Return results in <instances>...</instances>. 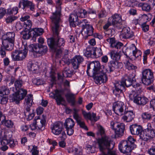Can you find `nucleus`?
I'll use <instances>...</instances> for the list:
<instances>
[{
    "label": "nucleus",
    "mask_w": 155,
    "mask_h": 155,
    "mask_svg": "<svg viewBox=\"0 0 155 155\" xmlns=\"http://www.w3.org/2000/svg\"><path fill=\"white\" fill-rule=\"evenodd\" d=\"M148 153L150 155H155V144H153L148 150Z\"/></svg>",
    "instance_id": "56"
},
{
    "label": "nucleus",
    "mask_w": 155,
    "mask_h": 155,
    "mask_svg": "<svg viewBox=\"0 0 155 155\" xmlns=\"http://www.w3.org/2000/svg\"><path fill=\"white\" fill-rule=\"evenodd\" d=\"M94 48L92 46H88L83 51L84 55L87 57H92L91 56L93 54H92V52Z\"/></svg>",
    "instance_id": "31"
},
{
    "label": "nucleus",
    "mask_w": 155,
    "mask_h": 155,
    "mask_svg": "<svg viewBox=\"0 0 155 155\" xmlns=\"http://www.w3.org/2000/svg\"><path fill=\"white\" fill-rule=\"evenodd\" d=\"M18 11V8L17 7H13L12 9H8L7 13L10 15H15L16 14Z\"/></svg>",
    "instance_id": "49"
},
{
    "label": "nucleus",
    "mask_w": 155,
    "mask_h": 155,
    "mask_svg": "<svg viewBox=\"0 0 155 155\" xmlns=\"http://www.w3.org/2000/svg\"><path fill=\"white\" fill-rule=\"evenodd\" d=\"M141 116L142 119L145 120H150L152 117V114L148 112L143 113Z\"/></svg>",
    "instance_id": "48"
},
{
    "label": "nucleus",
    "mask_w": 155,
    "mask_h": 155,
    "mask_svg": "<svg viewBox=\"0 0 155 155\" xmlns=\"http://www.w3.org/2000/svg\"><path fill=\"white\" fill-rule=\"evenodd\" d=\"M72 151L75 155H82V150L81 149H78L73 147L72 148Z\"/></svg>",
    "instance_id": "54"
},
{
    "label": "nucleus",
    "mask_w": 155,
    "mask_h": 155,
    "mask_svg": "<svg viewBox=\"0 0 155 155\" xmlns=\"http://www.w3.org/2000/svg\"><path fill=\"white\" fill-rule=\"evenodd\" d=\"M84 60L83 57L80 55H76L71 60V63L74 69H77L79 65Z\"/></svg>",
    "instance_id": "20"
},
{
    "label": "nucleus",
    "mask_w": 155,
    "mask_h": 155,
    "mask_svg": "<svg viewBox=\"0 0 155 155\" xmlns=\"http://www.w3.org/2000/svg\"><path fill=\"white\" fill-rule=\"evenodd\" d=\"M56 10L53 15L51 17L52 22H60V16L61 15V0H57L56 2Z\"/></svg>",
    "instance_id": "13"
},
{
    "label": "nucleus",
    "mask_w": 155,
    "mask_h": 155,
    "mask_svg": "<svg viewBox=\"0 0 155 155\" xmlns=\"http://www.w3.org/2000/svg\"><path fill=\"white\" fill-rule=\"evenodd\" d=\"M6 35L7 37L4 39L11 41H14L15 34L14 32H8Z\"/></svg>",
    "instance_id": "46"
},
{
    "label": "nucleus",
    "mask_w": 155,
    "mask_h": 155,
    "mask_svg": "<svg viewBox=\"0 0 155 155\" xmlns=\"http://www.w3.org/2000/svg\"><path fill=\"white\" fill-rule=\"evenodd\" d=\"M28 67L30 71L34 72L37 70V66L35 64L31 63H29L28 65Z\"/></svg>",
    "instance_id": "50"
},
{
    "label": "nucleus",
    "mask_w": 155,
    "mask_h": 155,
    "mask_svg": "<svg viewBox=\"0 0 155 155\" xmlns=\"http://www.w3.org/2000/svg\"><path fill=\"white\" fill-rule=\"evenodd\" d=\"M125 125L123 123H119L115 129V136L117 137H120L124 134Z\"/></svg>",
    "instance_id": "25"
},
{
    "label": "nucleus",
    "mask_w": 155,
    "mask_h": 155,
    "mask_svg": "<svg viewBox=\"0 0 155 155\" xmlns=\"http://www.w3.org/2000/svg\"><path fill=\"white\" fill-rule=\"evenodd\" d=\"M43 32V29L41 28H35L31 30V32L33 33V40L35 41L36 38L42 35Z\"/></svg>",
    "instance_id": "30"
},
{
    "label": "nucleus",
    "mask_w": 155,
    "mask_h": 155,
    "mask_svg": "<svg viewBox=\"0 0 155 155\" xmlns=\"http://www.w3.org/2000/svg\"><path fill=\"white\" fill-rule=\"evenodd\" d=\"M28 50L29 51L34 52L41 55L45 54L48 51L47 46L40 45L38 44H31L28 46Z\"/></svg>",
    "instance_id": "9"
},
{
    "label": "nucleus",
    "mask_w": 155,
    "mask_h": 155,
    "mask_svg": "<svg viewBox=\"0 0 155 155\" xmlns=\"http://www.w3.org/2000/svg\"><path fill=\"white\" fill-rule=\"evenodd\" d=\"M65 89L67 90L68 92L65 95L68 102L70 103L72 106H74L76 103L75 95L71 92L70 89L67 88Z\"/></svg>",
    "instance_id": "22"
},
{
    "label": "nucleus",
    "mask_w": 155,
    "mask_h": 155,
    "mask_svg": "<svg viewBox=\"0 0 155 155\" xmlns=\"http://www.w3.org/2000/svg\"><path fill=\"white\" fill-rule=\"evenodd\" d=\"M130 133L134 135H139L140 137L141 133L143 130L141 126L137 124H132L130 125Z\"/></svg>",
    "instance_id": "19"
},
{
    "label": "nucleus",
    "mask_w": 155,
    "mask_h": 155,
    "mask_svg": "<svg viewBox=\"0 0 155 155\" xmlns=\"http://www.w3.org/2000/svg\"><path fill=\"white\" fill-rule=\"evenodd\" d=\"M32 95L31 94H28L25 99V103L28 106H31L32 105Z\"/></svg>",
    "instance_id": "38"
},
{
    "label": "nucleus",
    "mask_w": 155,
    "mask_h": 155,
    "mask_svg": "<svg viewBox=\"0 0 155 155\" xmlns=\"http://www.w3.org/2000/svg\"><path fill=\"white\" fill-rule=\"evenodd\" d=\"M106 41L110 44V46L112 47L115 42V38H111L107 39Z\"/></svg>",
    "instance_id": "58"
},
{
    "label": "nucleus",
    "mask_w": 155,
    "mask_h": 155,
    "mask_svg": "<svg viewBox=\"0 0 155 155\" xmlns=\"http://www.w3.org/2000/svg\"><path fill=\"white\" fill-rule=\"evenodd\" d=\"M128 93L130 98L131 100H134L135 98L139 96L136 93V91L134 90L129 91L128 92Z\"/></svg>",
    "instance_id": "45"
},
{
    "label": "nucleus",
    "mask_w": 155,
    "mask_h": 155,
    "mask_svg": "<svg viewBox=\"0 0 155 155\" xmlns=\"http://www.w3.org/2000/svg\"><path fill=\"white\" fill-rule=\"evenodd\" d=\"M73 127L65 128L67 134L69 136L72 135L74 133V130L73 129Z\"/></svg>",
    "instance_id": "57"
},
{
    "label": "nucleus",
    "mask_w": 155,
    "mask_h": 155,
    "mask_svg": "<svg viewBox=\"0 0 155 155\" xmlns=\"http://www.w3.org/2000/svg\"><path fill=\"white\" fill-rule=\"evenodd\" d=\"M113 110L116 114L121 115L123 114V113L127 110L126 106L123 102L118 101L113 103Z\"/></svg>",
    "instance_id": "11"
},
{
    "label": "nucleus",
    "mask_w": 155,
    "mask_h": 155,
    "mask_svg": "<svg viewBox=\"0 0 155 155\" xmlns=\"http://www.w3.org/2000/svg\"><path fill=\"white\" fill-rule=\"evenodd\" d=\"M131 60L127 61L125 64L126 68L128 70L134 69L137 68L131 63Z\"/></svg>",
    "instance_id": "51"
},
{
    "label": "nucleus",
    "mask_w": 155,
    "mask_h": 155,
    "mask_svg": "<svg viewBox=\"0 0 155 155\" xmlns=\"http://www.w3.org/2000/svg\"><path fill=\"white\" fill-rule=\"evenodd\" d=\"M136 140L131 136L128 137L127 140H123L118 145L120 151L127 155H130L132 150L136 147L134 144Z\"/></svg>",
    "instance_id": "3"
},
{
    "label": "nucleus",
    "mask_w": 155,
    "mask_h": 155,
    "mask_svg": "<svg viewBox=\"0 0 155 155\" xmlns=\"http://www.w3.org/2000/svg\"><path fill=\"white\" fill-rule=\"evenodd\" d=\"M119 63L114 60L110 61L106 66V70L108 73L113 72L114 70L119 68Z\"/></svg>",
    "instance_id": "21"
},
{
    "label": "nucleus",
    "mask_w": 155,
    "mask_h": 155,
    "mask_svg": "<svg viewBox=\"0 0 155 155\" xmlns=\"http://www.w3.org/2000/svg\"><path fill=\"white\" fill-rule=\"evenodd\" d=\"M61 61L64 62V63L68 65L70 64V61L68 55L66 54L61 59Z\"/></svg>",
    "instance_id": "55"
},
{
    "label": "nucleus",
    "mask_w": 155,
    "mask_h": 155,
    "mask_svg": "<svg viewBox=\"0 0 155 155\" xmlns=\"http://www.w3.org/2000/svg\"><path fill=\"white\" fill-rule=\"evenodd\" d=\"M14 41H12L8 40L3 39L2 41V45L6 50L10 51L13 49Z\"/></svg>",
    "instance_id": "27"
},
{
    "label": "nucleus",
    "mask_w": 155,
    "mask_h": 155,
    "mask_svg": "<svg viewBox=\"0 0 155 155\" xmlns=\"http://www.w3.org/2000/svg\"><path fill=\"white\" fill-rule=\"evenodd\" d=\"M111 58L114 60L118 61L120 58V55L119 53L116 52L114 51H111L109 53Z\"/></svg>",
    "instance_id": "34"
},
{
    "label": "nucleus",
    "mask_w": 155,
    "mask_h": 155,
    "mask_svg": "<svg viewBox=\"0 0 155 155\" xmlns=\"http://www.w3.org/2000/svg\"><path fill=\"white\" fill-rule=\"evenodd\" d=\"M143 10L149 12L150 10L151 7L150 5L147 3H143L141 5Z\"/></svg>",
    "instance_id": "53"
},
{
    "label": "nucleus",
    "mask_w": 155,
    "mask_h": 155,
    "mask_svg": "<svg viewBox=\"0 0 155 155\" xmlns=\"http://www.w3.org/2000/svg\"><path fill=\"white\" fill-rule=\"evenodd\" d=\"M76 14L78 17L81 18H84L86 16L87 12L85 9L78 8Z\"/></svg>",
    "instance_id": "39"
},
{
    "label": "nucleus",
    "mask_w": 155,
    "mask_h": 155,
    "mask_svg": "<svg viewBox=\"0 0 155 155\" xmlns=\"http://www.w3.org/2000/svg\"><path fill=\"white\" fill-rule=\"evenodd\" d=\"M86 149L87 150V153H94L95 151V147L90 145H87Z\"/></svg>",
    "instance_id": "47"
},
{
    "label": "nucleus",
    "mask_w": 155,
    "mask_h": 155,
    "mask_svg": "<svg viewBox=\"0 0 155 155\" xmlns=\"http://www.w3.org/2000/svg\"><path fill=\"white\" fill-rule=\"evenodd\" d=\"M77 25L82 28L81 31L84 33V37L86 39L88 36L92 35L94 28L92 25H90L86 19L80 20L78 22Z\"/></svg>",
    "instance_id": "5"
},
{
    "label": "nucleus",
    "mask_w": 155,
    "mask_h": 155,
    "mask_svg": "<svg viewBox=\"0 0 155 155\" xmlns=\"http://www.w3.org/2000/svg\"><path fill=\"white\" fill-rule=\"evenodd\" d=\"M12 132L10 130H5L4 135L0 137V149L3 151L7 150L8 147L7 146L8 141L12 139Z\"/></svg>",
    "instance_id": "6"
},
{
    "label": "nucleus",
    "mask_w": 155,
    "mask_h": 155,
    "mask_svg": "<svg viewBox=\"0 0 155 155\" xmlns=\"http://www.w3.org/2000/svg\"><path fill=\"white\" fill-rule=\"evenodd\" d=\"M142 29L145 32L148 31L149 26L148 25H146V23H144L141 25Z\"/></svg>",
    "instance_id": "62"
},
{
    "label": "nucleus",
    "mask_w": 155,
    "mask_h": 155,
    "mask_svg": "<svg viewBox=\"0 0 155 155\" xmlns=\"http://www.w3.org/2000/svg\"><path fill=\"white\" fill-rule=\"evenodd\" d=\"M93 55L95 57L98 58L101 56L102 54V52L101 48H96L94 49Z\"/></svg>",
    "instance_id": "40"
},
{
    "label": "nucleus",
    "mask_w": 155,
    "mask_h": 155,
    "mask_svg": "<svg viewBox=\"0 0 155 155\" xmlns=\"http://www.w3.org/2000/svg\"><path fill=\"white\" fill-rule=\"evenodd\" d=\"M119 123L117 122H114L113 121L111 122L110 123V127L111 129L114 130V131L115 129L118 125Z\"/></svg>",
    "instance_id": "59"
},
{
    "label": "nucleus",
    "mask_w": 155,
    "mask_h": 155,
    "mask_svg": "<svg viewBox=\"0 0 155 155\" xmlns=\"http://www.w3.org/2000/svg\"><path fill=\"white\" fill-rule=\"evenodd\" d=\"M75 124L73 120L70 118L66 119L64 124V126L65 128L74 127Z\"/></svg>",
    "instance_id": "35"
},
{
    "label": "nucleus",
    "mask_w": 155,
    "mask_h": 155,
    "mask_svg": "<svg viewBox=\"0 0 155 155\" xmlns=\"http://www.w3.org/2000/svg\"><path fill=\"white\" fill-rule=\"evenodd\" d=\"M78 16L77 14H71L69 18V21L70 23V25L73 27H74L77 25L78 21Z\"/></svg>",
    "instance_id": "28"
},
{
    "label": "nucleus",
    "mask_w": 155,
    "mask_h": 155,
    "mask_svg": "<svg viewBox=\"0 0 155 155\" xmlns=\"http://www.w3.org/2000/svg\"><path fill=\"white\" fill-rule=\"evenodd\" d=\"M18 50H15V51L13 52L12 53V57L14 61H18Z\"/></svg>",
    "instance_id": "52"
},
{
    "label": "nucleus",
    "mask_w": 155,
    "mask_h": 155,
    "mask_svg": "<svg viewBox=\"0 0 155 155\" xmlns=\"http://www.w3.org/2000/svg\"><path fill=\"white\" fill-rule=\"evenodd\" d=\"M122 81L124 86H126L127 87L131 86L132 87L134 84H136V81L135 75L131 74H125L122 78Z\"/></svg>",
    "instance_id": "12"
},
{
    "label": "nucleus",
    "mask_w": 155,
    "mask_h": 155,
    "mask_svg": "<svg viewBox=\"0 0 155 155\" xmlns=\"http://www.w3.org/2000/svg\"><path fill=\"white\" fill-rule=\"evenodd\" d=\"M59 23L53 22V24L52 30L54 35L53 37L47 39L48 45L51 50L55 52L57 56H58L62 52L61 47H63L65 41L62 38H60L58 36L59 32Z\"/></svg>",
    "instance_id": "1"
},
{
    "label": "nucleus",
    "mask_w": 155,
    "mask_h": 155,
    "mask_svg": "<svg viewBox=\"0 0 155 155\" xmlns=\"http://www.w3.org/2000/svg\"><path fill=\"white\" fill-rule=\"evenodd\" d=\"M73 74V72L69 67H65L62 71V75L65 78L70 77Z\"/></svg>",
    "instance_id": "33"
},
{
    "label": "nucleus",
    "mask_w": 155,
    "mask_h": 155,
    "mask_svg": "<svg viewBox=\"0 0 155 155\" xmlns=\"http://www.w3.org/2000/svg\"><path fill=\"white\" fill-rule=\"evenodd\" d=\"M87 73L91 77L90 73H91L92 76L97 84L105 83L107 81V75L101 68L100 64L98 61H92L88 64Z\"/></svg>",
    "instance_id": "2"
},
{
    "label": "nucleus",
    "mask_w": 155,
    "mask_h": 155,
    "mask_svg": "<svg viewBox=\"0 0 155 155\" xmlns=\"http://www.w3.org/2000/svg\"><path fill=\"white\" fill-rule=\"evenodd\" d=\"M62 91L61 90H56L55 91V93L54 94V98L56 101L57 104L58 105L62 104L64 105L61 103L62 102H65V101L64 98L62 97Z\"/></svg>",
    "instance_id": "24"
},
{
    "label": "nucleus",
    "mask_w": 155,
    "mask_h": 155,
    "mask_svg": "<svg viewBox=\"0 0 155 155\" xmlns=\"http://www.w3.org/2000/svg\"><path fill=\"white\" fill-rule=\"evenodd\" d=\"M19 52V57L18 61H21L23 60L26 57L27 51H26V50L25 51H18Z\"/></svg>",
    "instance_id": "43"
},
{
    "label": "nucleus",
    "mask_w": 155,
    "mask_h": 155,
    "mask_svg": "<svg viewBox=\"0 0 155 155\" xmlns=\"http://www.w3.org/2000/svg\"><path fill=\"white\" fill-rule=\"evenodd\" d=\"M148 99L145 97H136L134 100V102L138 105L142 106L145 105L148 102Z\"/></svg>",
    "instance_id": "29"
},
{
    "label": "nucleus",
    "mask_w": 155,
    "mask_h": 155,
    "mask_svg": "<svg viewBox=\"0 0 155 155\" xmlns=\"http://www.w3.org/2000/svg\"><path fill=\"white\" fill-rule=\"evenodd\" d=\"M22 84L23 82L21 80L19 79L15 80L14 84L15 88H14L15 91L22 88Z\"/></svg>",
    "instance_id": "42"
},
{
    "label": "nucleus",
    "mask_w": 155,
    "mask_h": 155,
    "mask_svg": "<svg viewBox=\"0 0 155 155\" xmlns=\"http://www.w3.org/2000/svg\"><path fill=\"white\" fill-rule=\"evenodd\" d=\"M9 93V91L7 87L2 86L0 88V96H2L5 95H7Z\"/></svg>",
    "instance_id": "41"
},
{
    "label": "nucleus",
    "mask_w": 155,
    "mask_h": 155,
    "mask_svg": "<svg viewBox=\"0 0 155 155\" xmlns=\"http://www.w3.org/2000/svg\"><path fill=\"white\" fill-rule=\"evenodd\" d=\"M52 132L54 135H58L62 133V136L65 135L64 131H63L62 124L61 122H58L54 123L51 127Z\"/></svg>",
    "instance_id": "15"
},
{
    "label": "nucleus",
    "mask_w": 155,
    "mask_h": 155,
    "mask_svg": "<svg viewBox=\"0 0 155 155\" xmlns=\"http://www.w3.org/2000/svg\"><path fill=\"white\" fill-rule=\"evenodd\" d=\"M6 13V9L3 8H0V19L2 18Z\"/></svg>",
    "instance_id": "61"
},
{
    "label": "nucleus",
    "mask_w": 155,
    "mask_h": 155,
    "mask_svg": "<svg viewBox=\"0 0 155 155\" xmlns=\"http://www.w3.org/2000/svg\"><path fill=\"white\" fill-rule=\"evenodd\" d=\"M34 121L39 130L42 131L45 129L46 120H41L39 116H38L35 117Z\"/></svg>",
    "instance_id": "23"
},
{
    "label": "nucleus",
    "mask_w": 155,
    "mask_h": 155,
    "mask_svg": "<svg viewBox=\"0 0 155 155\" xmlns=\"http://www.w3.org/2000/svg\"><path fill=\"white\" fill-rule=\"evenodd\" d=\"M21 5H23L22 8L24 10L29 8L31 11H33L35 8V5L32 2L28 0H21L19 3L18 7L21 8Z\"/></svg>",
    "instance_id": "18"
},
{
    "label": "nucleus",
    "mask_w": 155,
    "mask_h": 155,
    "mask_svg": "<svg viewBox=\"0 0 155 155\" xmlns=\"http://www.w3.org/2000/svg\"><path fill=\"white\" fill-rule=\"evenodd\" d=\"M13 90L15 93L13 94L10 97L12 98V101L17 104L19 103L21 100L23 99L27 94V91L22 88L15 91L13 88Z\"/></svg>",
    "instance_id": "10"
},
{
    "label": "nucleus",
    "mask_w": 155,
    "mask_h": 155,
    "mask_svg": "<svg viewBox=\"0 0 155 155\" xmlns=\"http://www.w3.org/2000/svg\"><path fill=\"white\" fill-rule=\"evenodd\" d=\"M108 20L111 22L112 25L116 27L118 29L121 28L122 19L120 15L115 14L114 15L110 17Z\"/></svg>",
    "instance_id": "14"
},
{
    "label": "nucleus",
    "mask_w": 155,
    "mask_h": 155,
    "mask_svg": "<svg viewBox=\"0 0 155 155\" xmlns=\"http://www.w3.org/2000/svg\"><path fill=\"white\" fill-rule=\"evenodd\" d=\"M8 142L7 145L8 144L9 147L12 149L15 148L18 144V141L15 140L13 138L8 141Z\"/></svg>",
    "instance_id": "44"
},
{
    "label": "nucleus",
    "mask_w": 155,
    "mask_h": 155,
    "mask_svg": "<svg viewBox=\"0 0 155 155\" xmlns=\"http://www.w3.org/2000/svg\"><path fill=\"white\" fill-rule=\"evenodd\" d=\"M123 44L122 43L120 42L115 43L112 47L115 48L117 49H120L121 47H122Z\"/></svg>",
    "instance_id": "64"
},
{
    "label": "nucleus",
    "mask_w": 155,
    "mask_h": 155,
    "mask_svg": "<svg viewBox=\"0 0 155 155\" xmlns=\"http://www.w3.org/2000/svg\"><path fill=\"white\" fill-rule=\"evenodd\" d=\"M147 126V129L143 130L140 136V138L145 141H147L155 137V130L152 127L150 124H148Z\"/></svg>",
    "instance_id": "8"
},
{
    "label": "nucleus",
    "mask_w": 155,
    "mask_h": 155,
    "mask_svg": "<svg viewBox=\"0 0 155 155\" xmlns=\"http://www.w3.org/2000/svg\"><path fill=\"white\" fill-rule=\"evenodd\" d=\"M8 100V97L5 96L1 98L0 99V103L2 104H5L7 103Z\"/></svg>",
    "instance_id": "60"
},
{
    "label": "nucleus",
    "mask_w": 155,
    "mask_h": 155,
    "mask_svg": "<svg viewBox=\"0 0 155 155\" xmlns=\"http://www.w3.org/2000/svg\"><path fill=\"white\" fill-rule=\"evenodd\" d=\"M31 30L28 31H24L21 32V34L22 35V38L24 39H29L31 37H33V33L31 32Z\"/></svg>",
    "instance_id": "36"
},
{
    "label": "nucleus",
    "mask_w": 155,
    "mask_h": 155,
    "mask_svg": "<svg viewBox=\"0 0 155 155\" xmlns=\"http://www.w3.org/2000/svg\"><path fill=\"white\" fill-rule=\"evenodd\" d=\"M99 149L101 151L107 149L109 155H116L115 151L111 150L114 147V144L110 139L107 136L102 137L101 138L97 140Z\"/></svg>",
    "instance_id": "4"
},
{
    "label": "nucleus",
    "mask_w": 155,
    "mask_h": 155,
    "mask_svg": "<svg viewBox=\"0 0 155 155\" xmlns=\"http://www.w3.org/2000/svg\"><path fill=\"white\" fill-rule=\"evenodd\" d=\"M142 73L141 81L143 84L149 85L153 83L154 78L153 74L150 69H144L142 71Z\"/></svg>",
    "instance_id": "7"
},
{
    "label": "nucleus",
    "mask_w": 155,
    "mask_h": 155,
    "mask_svg": "<svg viewBox=\"0 0 155 155\" xmlns=\"http://www.w3.org/2000/svg\"><path fill=\"white\" fill-rule=\"evenodd\" d=\"M17 18L15 16L9 17L6 19L7 23H11L16 19Z\"/></svg>",
    "instance_id": "63"
},
{
    "label": "nucleus",
    "mask_w": 155,
    "mask_h": 155,
    "mask_svg": "<svg viewBox=\"0 0 155 155\" xmlns=\"http://www.w3.org/2000/svg\"><path fill=\"white\" fill-rule=\"evenodd\" d=\"M123 114L124 115L122 117L124 121L129 122L131 121L135 117V115L133 112L131 111H125Z\"/></svg>",
    "instance_id": "26"
},
{
    "label": "nucleus",
    "mask_w": 155,
    "mask_h": 155,
    "mask_svg": "<svg viewBox=\"0 0 155 155\" xmlns=\"http://www.w3.org/2000/svg\"><path fill=\"white\" fill-rule=\"evenodd\" d=\"M114 89L113 90V93L117 97H119L120 94L123 90H125V86L122 83V81L114 84Z\"/></svg>",
    "instance_id": "17"
},
{
    "label": "nucleus",
    "mask_w": 155,
    "mask_h": 155,
    "mask_svg": "<svg viewBox=\"0 0 155 155\" xmlns=\"http://www.w3.org/2000/svg\"><path fill=\"white\" fill-rule=\"evenodd\" d=\"M1 124L4 125L7 127L9 128H12L14 125L13 122L10 120H5L3 119L1 121Z\"/></svg>",
    "instance_id": "37"
},
{
    "label": "nucleus",
    "mask_w": 155,
    "mask_h": 155,
    "mask_svg": "<svg viewBox=\"0 0 155 155\" xmlns=\"http://www.w3.org/2000/svg\"><path fill=\"white\" fill-rule=\"evenodd\" d=\"M75 117V119L76 120L77 124L80 126V127L85 130H87V127L85 125L84 122L82 120L81 118L80 117H78L77 115H76Z\"/></svg>",
    "instance_id": "32"
},
{
    "label": "nucleus",
    "mask_w": 155,
    "mask_h": 155,
    "mask_svg": "<svg viewBox=\"0 0 155 155\" xmlns=\"http://www.w3.org/2000/svg\"><path fill=\"white\" fill-rule=\"evenodd\" d=\"M122 30L120 36L122 38L129 39L133 38L134 36V32L132 31H130V28L127 27H124L121 28Z\"/></svg>",
    "instance_id": "16"
}]
</instances>
